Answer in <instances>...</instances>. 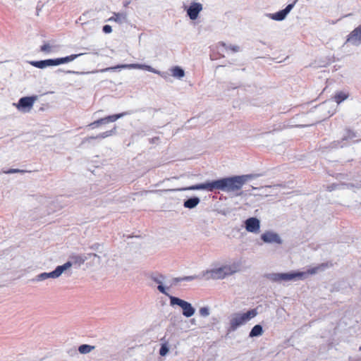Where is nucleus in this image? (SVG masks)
<instances>
[{
    "label": "nucleus",
    "mask_w": 361,
    "mask_h": 361,
    "mask_svg": "<svg viewBox=\"0 0 361 361\" xmlns=\"http://www.w3.org/2000/svg\"><path fill=\"white\" fill-rule=\"evenodd\" d=\"M151 279L156 283H159L157 287L158 290L163 294L168 295L165 288L162 286L161 280L164 279V276L161 274L159 275V277L152 275Z\"/></svg>",
    "instance_id": "17"
},
{
    "label": "nucleus",
    "mask_w": 361,
    "mask_h": 361,
    "mask_svg": "<svg viewBox=\"0 0 361 361\" xmlns=\"http://www.w3.org/2000/svg\"><path fill=\"white\" fill-rule=\"evenodd\" d=\"M261 238L265 243H276L279 244L281 243V240L279 236L277 234L271 232L263 233Z\"/></svg>",
    "instance_id": "15"
},
{
    "label": "nucleus",
    "mask_w": 361,
    "mask_h": 361,
    "mask_svg": "<svg viewBox=\"0 0 361 361\" xmlns=\"http://www.w3.org/2000/svg\"><path fill=\"white\" fill-rule=\"evenodd\" d=\"M37 96L21 97L17 104H13L21 112L27 113L32 109Z\"/></svg>",
    "instance_id": "7"
},
{
    "label": "nucleus",
    "mask_w": 361,
    "mask_h": 361,
    "mask_svg": "<svg viewBox=\"0 0 361 361\" xmlns=\"http://www.w3.org/2000/svg\"><path fill=\"white\" fill-rule=\"evenodd\" d=\"M74 59H75V56L71 55V56H69L68 60H69V61H71L73 60Z\"/></svg>",
    "instance_id": "33"
},
{
    "label": "nucleus",
    "mask_w": 361,
    "mask_h": 361,
    "mask_svg": "<svg viewBox=\"0 0 361 361\" xmlns=\"http://www.w3.org/2000/svg\"><path fill=\"white\" fill-rule=\"evenodd\" d=\"M169 351V349L165 345H163L161 348H160V350H159V354L161 355V356H164L166 355V353H168Z\"/></svg>",
    "instance_id": "30"
},
{
    "label": "nucleus",
    "mask_w": 361,
    "mask_h": 361,
    "mask_svg": "<svg viewBox=\"0 0 361 361\" xmlns=\"http://www.w3.org/2000/svg\"><path fill=\"white\" fill-rule=\"evenodd\" d=\"M121 68L142 69V70L152 72V73L156 72L155 70L150 66L145 65V64H140V63L117 65L114 67L106 68L104 71H109V70H116V69H121Z\"/></svg>",
    "instance_id": "9"
},
{
    "label": "nucleus",
    "mask_w": 361,
    "mask_h": 361,
    "mask_svg": "<svg viewBox=\"0 0 361 361\" xmlns=\"http://www.w3.org/2000/svg\"><path fill=\"white\" fill-rule=\"evenodd\" d=\"M18 172H24V171L19 170V169H12L7 171H5L6 173H18Z\"/></svg>",
    "instance_id": "32"
},
{
    "label": "nucleus",
    "mask_w": 361,
    "mask_h": 361,
    "mask_svg": "<svg viewBox=\"0 0 361 361\" xmlns=\"http://www.w3.org/2000/svg\"><path fill=\"white\" fill-rule=\"evenodd\" d=\"M58 50V47L50 42H45L43 45L40 47V51L45 54H51L56 52Z\"/></svg>",
    "instance_id": "16"
},
{
    "label": "nucleus",
    "mask_w": 361,
    "mask_h": 361,
    "mask_svg": "<svg viewBox=\"0 0 361 361\" xmlns=\"http://www.w3.org/2000/svg\"><path fill=\"white\" fill-rule=\"evenodd\" d=\"M200 203V199L197 197L190 198L184 202V207L188 209L195 207Z\"/></svg>",
    "instance_id": "18"
},
{
    "label": "nucleus",
    "mask_w": 361,
    "mask_h": 361,
    "mask_svg": "<svg viewBox=\"0 0 361 361\" xmlns=\"http://www.w3.org/2000/svg\"><path fill=\"white\" fill-rule=\"evenodd\" d=\"M71 261H69V264H68V266H69V268L73 265V264H80L82 263H83L84 262V259L81 257H78V256H72L71 257Z\"/></svg>",
    "instance_id": "25"
},
{
    "label": "nucleus",
    "mask_w": 361,
    "mask_h": 361,
    "mask_svg": "<svg viewBox=\"0 0 361 361\" xmlns=\"http://www.w3.org/2000/svg\"><path fill=\"white\" fill-rule=\"evenodd\" d=\"M348 97V94L343 92H338L335 94L334 99L337 104L341 103Z\"/></svg>",
    "instance_id": "22"
},
{
    "label": "nucleus",
    "mask_w": 361,
    "mask_h": 361,
    "mask_svg": "<svg viewBox=\"0 0 361 361\" xmlns=\"http://www.w3.org/2000/svg\"><path fill=\"white\" fill-rule=\"evenodd\" d=\"M346 43L356 46L361 44V24L352 30L347 36Z\"/></svg>",
    "instance_id": "11"
},
{
    "label": "nucleus",
    "mask_w": 361,
    "mask_h": 361,
    "mask_svg": "<svg viewBox=\"0 0 361 361\" xmlns=\"http://www.w3.org/2000/svg\"><path fill=\"white\" fill-rule=\"evenodd\" d=\"M327 267H328L327 263H326V264L323 263L317 267L309 269L306 271H304L303 273H305V275H312V274L317 273L319 270L323 269Z\"/></svg>",
    "instance_id": "19"
},
{
    "label": "nucleus",
    "mask_w": 361,
    "mask_h": 361,
    "mask_svg": "<svg viewBox=\"0 0 361 361\" xmlns=\"http://www.w3.org/2000/svg\"><path fill=\"white\" fill-rule=\"evenodd\" d=\"M171 73L173 77L178 78H183L185 75L184 71L178 66L173 67L171 69Z\"/></svg>",
    "instance_id": "23"
},
{
    "label": "nucleus",
    "mask_w": 361,
    "mask_h": 361,
    "mask_svg": "<svg viewBox=\"0 0 361 361\" xmlns=\"http://www.w3.org/2000/svg\"><path fill=\"white\" fill-rule=\"evenodd\" d=\"M259 227V221L257 218L251 217L245 221V228L249 232L257 233Z\"/></svg>",
    "instance_id": "13"
},
{
    "label": "nucleus",
    "mask_w": 361,
    "mask_h": 361,
    "mask_svg": "<svg viewBox=\"0 0 361 361\" xmlns=\"http://www.w3.org/2000/svg\"><path fill=\"white\" fill-rule=\"evenodd\" d=\"M305 276V273L293 272V273H281V274H269L267 277L274 281L279 282L281 281H290L295 278L302 279Z\"/></svg>",
    "instance_id": "8"
},
{
    "label": "nucleus",
    "mask_w": 361,
    "mask_h": 361,
    "mask_svg": "<svg viewBox=\"0 0 361 361\" xmlns=\"http://www.w3.org/2000/svg\"><path fill=\"white\" fill-rule=\"evenodd\" d=\"M170 303L171 305H177L180 306L183 310V314L186 317H190L195 313V308L192 305L182 299L174 296H170Z\"/></svg>",
    "instance_id": "6"
},
{
    "label": "nucleus",
    "mask_w": 361,
    "mask_h": 361,
    "mask_svg": "<svg viewBox=\"0 0 361 361\" xmlns=\"http://www.w3.org/2000/svg\"><path fill=\"white\" fill-rule=\"evenodd\" d=\"M197 276H185L184 278H175L174 279V281L176 282H179V281H191L192 279H196Z\"/></svg>",
    "instance_id": "28"
},
{
    "label": "nucleus",
    "mask_w": 361,
    "mask_h": 361,
    "mask_svg": "<svg viewBox=\"0 0 361 361\" xmlns=\"http://www.w3.org/2000/svg\"><path fill=\"white\" fill-rule=\"evenodd\" d=\"M293 4H288L286 8L276 12L275 13H272L270 15V17L271 19L274 20H283L286 15L290 11V10L293 8Z\"/></svg>",
    "instance_id": "14"
},
{
    "label": "nucleus",
    "mask_w": 361,
    "mask_h": 361,
    "mask_svg": "<svg viewBox=\"0 0 361 361\" xmlns=\"http://www.w3.org/2000/svg\"><path fill=\"white\" fill-rule=\"evenodd\" d=\"M126 113H121L118 114H114L111 116H106L104 118L98 119L94 122H92L90 126H92V128H97L101 125L107 124L109 123L115 122L118 118L125 116Z\"/></svg>",
    "instance_id": "10"
},
{
    "label": "nucleus",
    "mask_w": 361,
    "mask_h": 361,
    "mask_svg": "<svg viewBox=\"0 0 361 361\" xmlns=\"http://www.w3.org/2000/svg\"><path fill=\"white\" fill-rule=\"evenodd\" d=\"M202 10V5L200 3L192 2L187 13L191 20H195Z\"/></svg>",
    "instance_id": "12"
},
{
    "label": "nucleus",
    "mask_w": 361,
    "mask_h": 361,
    "mask_svg": "<svg viewBox=\"0 0 361 361\" xmlns=\"http://www.w3.org/2000/svg\"><path fill=\"white\" fill-rule=\"evenodd\" d=\"M94 346L83 344L79 347L78 350L82 354H86L90 353L92 349H94Z\"/></svg>",
    "instance_id": "26"
},
{
    "label": "nucleus",
    "mask_w": 361,
    "mask_h": 361,
    "mask_svg": "<svg viewBox=\"0 0 361 361\" xmlns=\"http://www.w3.org/2000/svg\"><path fill=\"white\" fill-rule=\"evenodd\" d=\"M200 314L202 317H207L209 314V311L207 307H203L200 309Z\"/></svg>",
    "instance_id": "29"
},
{
    "label": "nucleus",
    "mask_w": 361,
    "mask_h": 361,
    "mask_svg": "<svg viewBox=\"0 0 361 361\" xmlns=\"http://www.w3.org/2000/svg\"><path fill=\"white\" fill-rule=\"evenodd\" d=\"M66 63H68V56L42 61H33L30 62V64L36 68L43 69L48 66H56Z\"/></svg>",
    "instance_id": "5"
},
{
    "label": "nucleus",
    "mask_w": 361,
    "mask_h": 361,
    "mask_svg": "<svg viewBox=\"0 0 361 361\" xmlns=\"http://www.w3.org/2000/svg\"><path fill=\"white\" fill-rule=\"evenodd\" d=\"M252 175L234 176L221 179L207 181L191 185L188 188L190 190H204L209 192L222 190L226 192H236L243 188V185L251 178Z\"/></svg>",
    "instance_id": "1"
},
{
    "label": "nucleus",
    "mask_w": 361,
    "mask_h": 361,
    "mask_svg": "<svg viewBox=\"0 0 361 361\" xmlns=\"http://www.w3.org/2000/svg\"><path fill=\"white\" fill-rule=\"evenodd\" d=\"M116 129V127H114L112 130H107V131H105V132H104L102 133H100V134L97 135L94 138L103 139V138H106L107 137H109V136H111V135H112L113 134L115 133Z\"/></svg>",
    "instance_id": "24"
},
{
    "label": "nucleus",
    "mask_w": 361,
    "mask_h": 361,
    "mask_svg": "<svg viewBox=\"0 0 361 361\" xmlns=\"http://www.w3.org/2000/svg\"><path fill=\"white\" fill-rule=\"evenodd\" d=\"M221 44L226 49H230L233 52H237L240 50V47L237 45H230L227 47L225 43H222Z\"/></svg>",
    "instance_id": "27"
},
{
    "label": "nucleus",
    "mask_w": 361,
    "mask_h": 361,
    "mask_svg": "<svg viewBox=\"0 0 361 361\" xmlns=\"http://www.w3.org/2000/svg\"><path fill=\"white\" fill-rule=\"evenodd\" d=\"M66 270H68V262L63 265L56 267V268L51 272H43L37 274L32 281L33 282H40L49 279H57Z\"/></svg>",
    "instance_id": "3"
},
{
    "label": "nucleus",
    "mask_w": 361,
    "mask_h": 361,
    "mask_svg": "<svg viewBox=\"0 0 361 361\" xmlns=\"http://www.w3.org/2000/svg\"><path fill=\"white\" fill-rule=\"evenodd\" d=\"M257 314L255 309L250 310L245 313H236L233 315L230 320V329L235 331L240 326L245 324L247 321L254 318Z\"/></svg>",
    "instance_id": "2"
},
{
    "label": "nucleus",
    "mask_w": 361,
    "mask_h": 361,
    "mask_svg": "<svg viewBox=\"0 0 361 361\" xmlns=\"http://www.w3.org/2000/svg\"><path fill=\"white\" fill-rule=\"evenodd\" d=\"M126 18V15L123 13H114V15L109 18V21H114L117 23H122Z\"/></svg>",
    "instance_id": "20"
},
{
    "label": "nucleus",
    "mask_w": 361,
    "mask_h": 361,
    "mask_svg": "<svg viewBox=\"0 0 361 361\" xmlns=\"http://www.w3.org/2000/svg\"><path fill=\"white\" fill-rule=\"evenodd\" d=\"M235 272V270L233 269L230 266H224L218 269H212L207 271L206 274L207 279H221L225 278L226 276H229Z\"/></svg>",
    "instance_id": "4"
},
{
    "label": "nucleus",
    "mask_w": 361,
    "mask_h": 361,
    "mask_svg": "<svg viewBox=\"0 0 361 361\" xmlns=\"http://www.w3.org/2000/svg\"><path fill=\"white\" fill-rule=\"evenodd\" d=\"M103 32H105V33H110L112 31V28H111V26L109 25H106L103 27Z\"/></svg>",
    "instance_id": "31"
},
{
    "label": "nucleus",
    "mask_w": 361,
    "mask_h": 361,
    "mask_svg": "<svg viewBox=\"0 0 361 361\" xmlns=\"http://www.w3.org/2000/svg\"><path fill=\"white\" fill-rule=\"evenodd\" d=\"M263 334V329L261 325L257 324L253 326L251 331L250 332V337H255L261 336Z\"/></svg>",
    "instance_id": "21"
}]
</instances>
